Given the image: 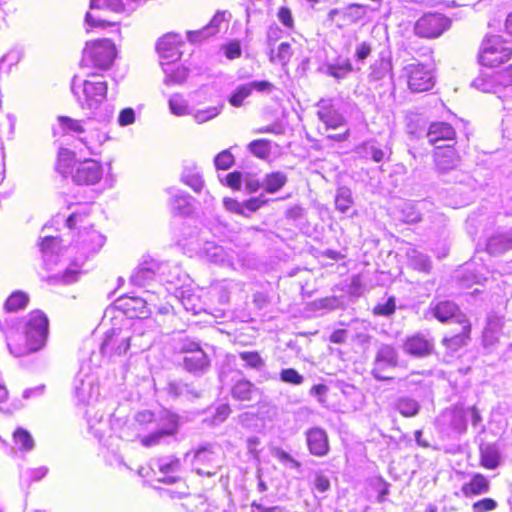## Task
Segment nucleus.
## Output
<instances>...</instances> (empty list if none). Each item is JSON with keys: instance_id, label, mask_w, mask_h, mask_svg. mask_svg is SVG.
I'll return each mask as SVG.
<instances>
[{"instance_id": "obj_1", "label": "nucleus", "mask_w": 512, "mask_h": 512, "mask_svg": "<svg viewBox=\"0 0 512 512\" xmlns=\"http://www.w3.org/2000/svg\"><path fill=\"white\" fill-rule=\"evenodd\" d=\"M107 89V82L97 74H91L87 79L74 76L71 81L72 93L81 109L99 121H107L112 116L111 109L102 107L106 100Z\"/></svg>"}, {"instance_id": "obj_2", "label": "nucleus", "mask_w": 512, "mask_h": 512, "mask_svg": "<svg viewBox=\"0 0 512 512\" xmlns=\"http://www.w3.org/2000/svg\"><path fill=\"white\" fill-rule=\"evenodd\" d=\"M105 237L92 228L84 227L78 232L74 243L65 248V253L70 257L78 254L72 260L61 276H52L49 280H57L63 284H72L78 281L81 267L90 254L96 253L104 245Z\"/></svg>"}, {"instance_id": "obj_3", "label": "nucleus", "mask_w": 512, "mask_h": 512, "mask_svg": "<svg viewBox=\"0 0 512 512\" xmlns=\"http://www.w3.org/2000/svg\"><path fill=\"white\" fill-rule=\"evenodd\" d=\"M145 336L142 332V322H130L126 320L120 327H113L105 333V338L101 344V353L109 358L123 356L131 346H137L144 349L150 346V341H140L138 339Z\"/></svg>"}, {"instance_id": "obj_4", "label": "nucleus", "mask_w": 512, "mask_h": 512, "mask_svg": "<svg viewBox=\"0 0 512 512\" xmlns=\"http://www.w3.org/2000/svg\"><path fill=\"white\" fill-rule=\"evenodd\" d=\"M136 422L145 427L154 429L152 433L141 438V444L151 447L165 442L167 438L176 434L178 430V417L166 410L154 414L149 410L140 411L135 415Z\"/></svg>"}, {"instance_id": "obj_5", "label": "nucleus", "mask_w": 512, "mask_h": 512, "mask_svg": "<svg viewBox=\"0 0 512 512\" xmlns=\"http://www.w3.org/2000/svg\"><path fill=\"white\" fill-rule=\"evenodd\" d=\"M24 333L26 338L25 348L14 350L10 343L7 344L10 353L16 357L39 351L45 346L49 333V321L47 316L39 310L29 313Z\"/></svg>"}, {"instance_id": "obj_6", "label": "nucleus", "mask_w": 512, "mask_h": 512, "mask_svg": "<svg viewBox=\"0 0 512 512\" xmlns=\"http://www.w3.org/2000/svg\"><path fill=\"white\" fill-rule=\"evenodd\" d=\"M142 0H90V10L86 13L85 24L89 28H106L115 26L104 17L106 11L114 13H130Z\"/></svg>"}, {"instance_id": "obj_7", "label": "nucleus", "mask_w": 512, "mask_h": 512, "mask_svg": "<svg viewBox=\"0 0 512 512\" xmlns=\"http://www.w3.org/2000/svg\"><path fill=\"white\" fill-rule=\"evenodd\" d=\"M116 57V48L109 39L87 42L82 53L81 66L100 70L110 68Z\"/></svg>"}, {"instance_id": "obj_8", "label": "nucleus", "mask_w": 512, "mask_h": 512, "mask_svg": "<svg viewBox=\"0 0 512 512\" xmlns=\"http://www.w3.org/2000/svg\"><path fill=\"white\" fill-rule=\"evenodd\" d=\"M222 465V450L218 445H207L193 454L192 466L195 472L203 476H214Z\"/></svg>"}, {"instance_id": "obj_9", "label": "nucleus", "mask_w": 512, "mask_h": 512, "mask_svg": "<svg viewBox=\"0 0 512 512\" xmlns=\"http://www.w3.org/2000/svg\"><path fill=\"white\" fill-rule=\"evenodd\" d=\"M400 77L412 92H424L434 86V75L424 64L413 61L403 66Z\"/></svg>"}, {"instance_id": "obj_10", "label": "nucleus", "mask_w": 512, "mask_h": 512, "mask_svg": "<svg viewBox=\"0 0 512 512\" xmlns=\"http://www.w3.org/2000/svg\"><path fill=\"white\" fill-rule=\"evenodd\" d=\"M511 48L500 36H491L483 41L479 61L486 67L498 66L510 59Z\"/></svg>"}, {"instance_id": "obj_11", "label": "nucleus", "mask_w": 512, "mask_h": 512, "mask_svg": "<svg viewBox=\"0 0 512 512\" xmlns=\"http://www.w3.org/2000/svg\"><path fill=\"white\" fill-rule=\"evenodd\" d=\"M399 364V353L391 344L381 343L377 346L372 363L371 374L377 380L390 379L388 373Z\"/></svg>"}, {"instance_id": "obj_12", "label": "nucleus", "mask_w": 512, "mask_h": 512, "mask_svg": "<svg viewBox=\"0 0 512 512\" xmlns=\"http://www.w3.org/2000/svg\"><path fill=\"white\" fill-rule=\"evenodd\" d=\"M450 26V20L439 13L423 15L415 24V33L424 38L440 36Z\"/></svg>"}, {"instance_id": "obj_13", "label": "nucleus", "mask_w": 512, "mask_h": 512, "mask_svg": "<svg viewBox=\"0 0 512 512\" xmlns=\"http://www.w3.org/2000/svg\"><path fill=\"white\" fill-rule=\"evenodd\" d=\"M102 176V165L94 159L77 162L72 169V179L78 185H94L102 179Z\"/></svg>"}, {"instance_id": "obj_14", "label": "nucleus", "mask_w": 512, "mask_h": 512, "mask_svg": "<svg viewBox=\"0 0 512 512\" xmlns=\"http://www.w3.org/2000/svg\"><path fill=\"white\" fill-rule=\"evenodd\" d=\"M317 116L327 129H338L346 125L345 116L340 112L333 99L322 98L317 104Z\"/></svg>"}, {"instance_id": "obj_15", "label": "nucleus", "mask_w": 512, "mask_h": 512, "mask_svg": "<svg viewBox=\"0 0 512 512\" xmlns=\"http://www.w3.org/2000/svg\"><path fill=\"white\" fill-rule=\"evenodd\" d=\"M183 44L182 37L176 33H167L161 37L156 45L157 52L162 63L173 64L181 57L180 45Z\"/></svg>"}, {"instance_id": "obj_16", "label": "nucleus", "mask_w": 512, "mask_h": 512, "mask_svg": "<svg viewBox=\"0 0 512 512\" xmlns=\"http://www.w3.org/2000/svg\"><path fill=\"white\" fill-rule=\"evenodd\" d=\"M74 392L80 403L91 405L98 399L99 386L93 376L80 372L74 381Z\"/></svg>"}, {"instance_id": "obj_17", "label": "nucleus", "mask_w": 512, "mask_h": 512, "mask_svg": "<svg viewBox=\"0 0 512 512\" xmlns=\"http://www.w3.org/2000/svg\"><path fill=\"white\" fill-rule=\"evenodd\" d=\"M183 351L185 352L183 359L184 367L189 372H204L209 366L208 356L198 343L189 342L184 344Z\"/></svg>"}, {"instance_id": "obj_18", "label": "nucleus", "mask_w": 512, "mask_h": 512, "mask_svg": "<svg viewBox=\"0 0 512 512\" xmlns=\"http://www.w3.org/2000/svg\"><path fill=\"white\" fill-rule=\"evenodd\" d=\"M434 161L437 170L444 174L459 165V156L451 145H437L434 151Z\"/></svg>"}, {"instance_id": "obj_19", "label": "nucleus", "mask_w": 512, "mask_h": 512, "mask_svg": "<svg viewBox=\"0 0 512 512\" xmlns=\"http://www.w3.org/2000/svg\"><path fill=\"white\" fill-rule=\"evenodd\" d=\"M201 254L210 262L220 266L233 267L234 251L213 242H206L201 249Z\"/></svg>"}, {"instance_id": "obj_20", "label": "nucleus", "mask_w": 512, "mask_h": 512, "mask_svg": "<svg viewBox=\"0 0 512 512\" xmlns=\"http://www.w3.org/2000/svg\"><path fill=\"white\" fill-rule=\"evenodd\" d=\"M433 348L434 344L432 339H429L422 334H415L408 337L403 345V350L406 354L418 358L430 355Z\"/></svg>"}, {"instance_id": "obj_21", "label": "nucleus", "mask_w": 512, "mask_h": 512, "mask_svg": "<svg viewBox=\"0 0 512 512\" xmlns=\"http://www.w3.org/2000/svg\"><path fill=\"white\" fill-rule=\"evenodd\" d=\"M226 22V13L219 11L213 16L210 22L201 30L187 31V38L190 42L193 43L200 42L203 39H206L218 33L221 30L222 25Z\"/></svg>"}, {"instance_id": "obj_22", "label": "nucleus", "mask_w": 512, "mask_h": 512, "mask_svg": "<svg viewBox=\"0 0 512 512\" xmlns=\"http://www.w3.org/2000/svg\"><path fill=\"white\" fill-rule=\"evenodd\" d=\"M158 269L159 265L154 260L145 261L134 270L130 281L135 286L147 287L154 281Z\"/></svg>"}, {"instance_id": "obj_23", "label": "nucleus", "mask_w": 512, "mask_h": 512, "mask_svg": "<svg viewBox=\"0 0 512 512\" xmlns=\"http://www.w3.org/2000/svg\"><path fill=\"white\" fill-rule=\"evenodd\" d=\"M308 449L315 456H324L329 451L328 437L321 428H312L306 433Z\"/></svg>"}, {"instance_id": "obj_24", "label": "nucleus", "mask_w": 512, "mask_h": 512, "mask_svg": "<svg viewBox=\"0 0 512 512\" xmlns=\"http://www.w3.org/2000/svg\"><path fill=\"white\" fill-rule=\"evenodd\" d=\"M152 465L156 467L162 474L166 475L163 479H160L164 483H174L178 480V477L171 475L178 473L181 469L180 459L175 456H164L153 460Z\"/></svg>"}, {"instance_id": "obj_25", "label": "nucleus", "mask_w": 512, "mask_h": 512, "mask_svg": "<svg viewBox=\"0 0 512 512\" xmlns=\"http://www.w3.org/2000/svg\"><path fill=\"white\" fill-rule=\"evenodd\" d=\"M500 74L499 72L482 71L481 74L473 80L472 85L483 92H492L497 86L506 87L511 85V75L509 74L508 78L505 80H499L498 77Z\"/></svg>"}, {"instance_id": "obj_26", "label": "nucleus", "mask_w": 512, "mask_h": 512, "mask_svg": "<svg viewBox=\"0 0 512 512\" xmlns=\"http://www.w3.org/2000/svg\"><path fill=\"white\" fill-rule=\"evenodd\" d=\"M170 195L169 206L175 214H188L191 211V196L183 190L171 187L167 190Z\"/></svg>"}, {"instance_id": "obj_27", "label": "nucleus", "mask_w": 512, "mask_h": 512, "mask_svg": "<svg viewBox=\"0 0 512 512\" xmlns=\"http://www.w3.org/2000/svg\"><path fill=\"white\" fill-rule=\"evenodd\" d=\"M181 182L189 186L194 192L199 193L204 187V180L198 166L193 162H187L183 166Z\"/></svg>"}, {"instance_id": "obj_28", "label": "nucleus", "mask_w": 512, "mask_h": 512, "mask_svg": "<svg viewBox=\"0 0 512 512\" xmlns=\"http://www.w3.org/2000/svg\"><path fill=\"white\" fill-rule=\"evenodd\" d=\"M455 134V130L450 124L434 122L429 126L427 138L430 144L437 146L441 141H453Z\"/></svg>"}, {"instance_id": "obj_29", "label": "nucleus", "mask_w": 512, "mask_h": 512, "mask_svg": "<svg viewBox=\"0 0 512 512\" xmlns=\"http://www.w3.org/2000/svg\"><path fill=\"white\" fill-rule=\"evenodd\" d=\"M502 327L503 321L500 317L491 316L488 318L482 335V341L485 348H492L498 343Z\"/></svg>"}, {"instance_id": "obj_30", "label": "nucleus", "mask_w": 512, "mask_h": 512, "mask_svg": "<svg viewBox=\"0 0 512 512\" xmlns=\"http://www.w3.org/2000/svg\"><path fill=\"white\" fill-rule=\"evenodd\" d=\"M432 313L435 318L441 322L455 318L459 323V319H466L464 314L459 313L457 305L451 301H441L431 306Z\"/></svg>"}, {"instance_id": "obj_31", "label": "nucleus", "mask_w": 512, "mask_h": 512, "mask_svg": "<svg viewBox=\"0 0 512 512\" xmlns=\"http://www.w3.org/2000/svg\"><path fill=\"white\" fill-rule=\"evenodd\" d=\"M489 489L488 479L482 474H475L469 482L462 485L461 492L465 497H475L488 493Z\"/></svg>"}, {"instance_id": "obj_32", "label": "nucleus", "mask_w": 512, "mask_h": 512, "mask_svg": "<svg viewBox=\"0 0 512 512\" xmlns=\"http://www.w3.org/2000/svg\"><path fill=\"white\" fill-rule=\"evenodd\" d=\"M512 249V230L491 236L487 243V251L493 255L502 254Z\"/></svg>"}, {"instance_id": "obj_33", "label": "nucleus", "mask_w": 512, "mask_h": 512, "mask_svg": "<svg viewBox=\"0 0 512 512\" xmlns=\"http://www.w3.org/2000/svg\"><path fill=\"white\" fill-rule=\"evenodd\" d=\"M126 311L130 314L131 318H137V321L142 322L144 326V319L151 313L148 306V299L140 297H130L125 303Z\"/></svg>"}, {"instance_id": "obj_34", "label": "nucleus", "mask_w": 512, "mask_h": 512, "mask_svg": "<svg viewBox=\"0 0 512 512\" xmlns=\"http://www.w3.org/2000/svg\"><path fill=\"white\" fill-rule=\"evenodd\" d=\"M257 394V387L245 379L237 381L232 388V396L238 401H251Z\"/></svg>"}, {"instance_id": "obj_35", "label": "nucleus", "mask_w": 512, "mask_h": 512, "mask_svg": "<svg viewBox=\"0 0 512 512\" xmlns=\"http://www.w3.org/2000/svg\"><path fill=\"white\" fill-rule=\"evenodd\" d=\"M459 324L462 326L461 332L451 337H445L443 340L444 344L452 350H457L459 347L465 345L469 339L471 331L469 321L467 319H459Z\"/></svg>"}, {"instance_id": "obj_36", "label": "nucleus", "mask_w": 512, "mask_h": 512, "mask_svg": "<svg viewBox=\"0 0 512 512\" xmlns=\"http://www.w3.org/2000/svg\"><path fill=\"white\" fill-rule=\"evenodd\" d=\"M370 79L372 81H381L385 78L392 79V62L387 58H380L370 67Z\"/></svg>"}, {"instance_id": "obj_37", "label": "nucleus", "mask_w": 512, "mask_h": 512, "mask_svg": "<svg viewBox=\"0 0 512 512\" xmlns=\"http://www.w3.org/2000/svg\"><path fill=\"white\" fill-rule=\"evenodd\" d=\"M40 250L43 254V260L48 266L53 263L54 254H58L60 250V239L55 236H44L40 243Z\"/></svg>"}, {"instance_id": "obj_38", "label": "nucleus", "mask_w": 512, "mask_h": 512, "mask_svg": "<svg viewBox=\"0 0 512 512\" xmlns=\"http://www.w3.org/2000/svg\"><path fill=\"white\" fill-rule=\"evenodd\" d=\"M327 74L338 80L344 79L352 72V64L348 58H337L326 65Z\"/></svg>"}, {"instance_id": "obj_39", "label": "nucleus", "mask_w": 512, "mask_h": 512, "mask_svg": "<svg viewBox=\"0 0 512 512\" xmlns=\"http://www.w3.org/2000/svg\"><path fill=\"white\" fill-rule=\"evenodd\" d=\"M394 408L404 417L410 418L416 416L420 411V404L417 400L409 397H399L395 403Z\"/></svg>"}, {"instance_id": "obj_40", "label": "nucleus", "mask_w": 512, "mask_h": 512, "mask_svg": "<svg viewBox=\"0 0 512 512\" xmlns=\"http://www.w3.org/2000/svg\"><path fill=\"white\" fill-rule=\"evenodd\" d=\"M162 69L165 73V83L181 84L188 76V69L183 66L173 67L172 64L162 63Z\"/></svg>"}, {"instance_id": "obj_41", "label": "nucleus", "mask_w": 512, "mask_h": 512, "mask_svg": "<svg viewBox=\"0 0 512 512\" xmlns=\"http://www.w3.org/2000/svg\"><path fill=\"white\" fill-rule=\"evenodd\" d=\"M362 150L365 156L371 157L374 162H382L390 155V150L387 147H382L375 141H368L362 145Z\"/></svg>"}, {"instance_id": "obj_42", "label": "nucleus", "mask_w": 512, "mask_h": 512, "mask_svg": "<svg viewBox=\"0 0 512 512\" xmlns=\"http://www.w3.org/2000/svg\"><path fill=\"white\" fill-rule=\"evenodd\" d=\"M287 182V176L283 172L266 174L262 180L263 189L268 193L279 191Z\"/></svg>"}, {"instance_id": "obj_43", "label": "nucleus", "mask_w": 512, "mask_h": 512, "mask_svg": "<svg viewBox=\"0 0 512 512\" xmlns=\"http://www.w3.org/2000/svg\"><path fill=\"white\" fill-rule=\"evenodd\" d=\"M168 104L169 110L173 115L186 116L192 114L193 109L189 107L188 101L181 94H173L169 98Z\"/></svg>"}, {"instance_id": "obj_44", "label": "nucleus", "mask_w": 512, "mask_h": 512, "mask_svg": "<svg viewBox=\"0 0 512 512\" xmlns=\"http://www.w3.org/2000/svg\"><path fill=\"white\" fill-rule=\"evenodd\" d=\"M13 441L22 452H30L34 449L35 442L32 435L25 429L19 427L13 433Z\"/></svg>"}, {"instance_id": "obj_45", "label": "nucleus", "mask_w": 512, "mask_h": 512, "mask_svg": "<svg viewBox=\"0 0 512 512\" xmlns=\"http://www.w3.org/2000/svg\"><path fill=\"white\" fill-rule=\"evenodd\" d=\"M240 284L232 280L219 281L212 286V290L217 294L220 303H228L230 299V293L238 288Z\"/></svg>"}, {"instance_id": "obj_46", "label": "nucleus", "mask_w": 512, "mask_h": 512, "mask_svg": "<svg viewBox=\"0 0 512 512\" xmlns=\"http://www.w3.org/2000/svg\"><path fill=\"white\" fill-rule=\"evenodd\" d=\"M29 301V297L22 291L13 292L6 300L4 308L7 312H17L24 309Z\"/></svg>"}, {"instance_id": "obj_47", "label": "nucleus", "mask_w": 512, "mask_h": 512, "mask_svg": "<svg viewBox=\"0 0 512 512\" xmlns=\"http://www.w3.org/2000/svg\"><path fill=\"white\" fill-rule=\"evenodd\" d=\"M353 204L352 191L345 186L339 187L336 191L335 206L341 213L347 212Z\"/></svg>"}, {"instance_id": "obj_48", "label": "nucleus", "mask_w": 512, "mask_h": 512, "mask_svg": "<svg viewBox=\"0 0 512 512\" xmlns=\"http://www.w3.org/2000/svg\"><path fill=\"white\" fill-rule=\"evenodd\" d=\"M498 450L491 445L481 447V464L487 469H495L499 465Z\"/></svg>"}, {"instance_id": "obj_49", "label": "nucleus", "mask_w": 512, "mask_h": 512, "mask_svg": "<svg viewBox=\"0 0 512 512\" xmlns=\"http://www.w3.org/2000/svg\"><path fill=\"white\" fill-rule=\"evenodd\" d=\"M223 105L211 106L205 109L192 110L191 116L197 124H203L216 118L222 111Z\"/></svg>"}, {"instance_id": "obj_50", "label": "nucleus", "mask_w": 512, "mask_h": 512, "mask_svg": "<svg viewBox=\"0 0 512 512\" xmlns=\"http://www.w3.org/2000/svg\"><path fill=\"white\" fill-rule=\"evenodd\" d=\"M73 161L74 154L66 148H61L58 154V161L56 166L57 171L63 176H66L69 173L72 174L71 167Z\"/></svg>"}, {"instance_id": "obj_51", "label": "nucleus", "mask_w": 512, "mask_h": 512, "mask_svg": "<svg viewBox=\"0 0 512 512\" xmlns=\"http://www.w3.org/2000/svg\"><path fill=\"white\" fill-rule=\"evenodd\" d=\"M408 259L411 266L419 271L428 272L431 268L430 259L426 255L420 253L417 250L409 251Z\"/></svg>"}, {"instance_id": "obj_52", "label": "nucleus", "mask_w": 512, "mask_h": 512, "mask_svg": "<svg viewBox=\"0 0 512 512\" xmlns=\"http://www.w3.org/2000/svg\"><path fill=\"white\" fill-rule=\"evenodd\" d=\"M239 357L245 362V366L255 370H261L265 366V361L256 351H243Z\"/></svg>"}, {"instance_id": "obj_53", "label": "nucleus", "mask_w": 512, "mask_h": 512, "mask_svg": "<svg viewBox=\"0 0 512 512\" xmlns=\"http://www.w3.org/2000/svg\"><path fill=\"white\" fill-rule=\"evenodd\" d=\"M249 150L256 157L265 159L271 153V142L266 139L254 140L249 144Z\"/></svg>"}, {"instance_id": "obj_54", "label": "nucleus", "mask_w": 512, "mask_h": 512, "mask_svg": "<svg viewBox=\"0 0 512 512\" xmlns=\"http://www.w3.org/2000/svg\"><path fill=\"white\" fill-rule=\"evenodd\" d=\"M450 417V424L451 427L459 432L462 433L467 428V421H466V415L463 409L455 408L449 412Z\"/></svg>"}, {"instance_id": "obj_55", "label": "nucleus", "mask_w": 512, "mask_h": 512, "mask_svg": "<svg viewBox=\"0 0 512 512\" xmlns=\"http://www.w3.org/2000/svg\"><path fill=\"white\" fill-rule=\"evenodd\" d=\"M252 93L249 83L239 85L229 98V102L234 107L242 106L244 100Z\"/></svg>"}, {"instance_id": "obj_56", "label": "nucleus", "mask_w": 512, "mask_h": 512, "mask_svg": "<svg viewBox=\"0 0 512 512\" xmlns=\"http://www.w3.org/2000/svg\"><path fill=\"white\" fill-rule=\"evenodd\" d=\"M292 56L291 46L287 42H282L278 48L276 54H271L270 60L272 62L277 61L282 65H285Z\"/></svg>"}, {"instance_id": "obj_57", "label": "nucleus", "mask_w": 512, "mask_h": 512, "mask_svg": "<svg viewBox=\"0 0 512 512\" xmlns=\"http://www.w3.org/2000/svg\"><path fill=\"white\" fill-rule=\"evenodd\" d=\"M234 163V156L229 150H223L214 159V164L217 169L227 170Z\"/></svg>"}, {"instance_id": "obj_58", "label": "nucleus", "mask_w": 512, "mask_h": 512, "mask_svg": "<svg viewBox=\"0 0 512 512\" xmlns=\"http://www.w3.org/2000/svg\"><path fill=\"white\" fill-rule=\"evenodd\" d=\"M58 122L64 132L71 131L76 133H82L84 131L80 121L78 120H74L66 116H60L58 117Z\"/></svg>"}, {"instance_id": "obj_59", "label": "nucleus", "mask_w": 512, "mask_h": 512, "mask_svg": "<svg viewBox=\"0 0 512 512\" xmlns=\"http://www.w3.org/2000/svg\"><path fill=\"white\" fill-rule=\"evenodd\" d=\"M280 379L285 383L293 385H300L304 381V377L293 368L283 369L280 373Z\"/></svg>"}, {"instance_id": "obj_60", "label": "nucleus", "mask_w": 512, "mask_h": 512, "mask_svg": "<svg viewBox=\"0 0 512 512\" xmlns=\"http://www.w3.org/2000/svg\"><path fill=\"white\" fill-rule=\"evenodd\" d=\"M345 14L353 22H356L365 16L366 7L360 4H351L346 8Z\"/></svg>"}, {"instance_id": "obj_61", "label": "nucleus", "mask_w": 512, "mask_h": 512, "mask_svg": "<svg viewBox=\"0 0 512 512\" xmlns=\"http://www.w3.org/2000/svg\"><path fill=\"white\" fill-rule=\"evenodd\" d=\"M497 508V502L492 498H484L472 505L473 512H489Z\"/></svg>"}, {"instance_id": "obj_62", "label": "nucleus", "mask_w": 512, "mask_h": 512, "mask_svg": "<svg viewBox=\"0 0 512 512\" xmlns=\"http://www.w3.org/2000/svg\"><path fill=\"white\" fill-rule=\"evenodd\" d=\"M395 300L393 297H390L385 303L378 304L374 307V314L380 316H389L395 311Z\"/></svg>"}, {"instance_id": "obj_63", "label": "nucleus", "mask_w": 512, "mask_h": 512, "mask_svg": "<svg viewBox=\"0 0 512 512\" xmlns=\"http://www.w3.org/2000/svg\"><path fill=\"white\" fill-rule=\"evenodd\" d=\"M225 56L230 59H236L241 56L242 50L238 41H231L223 46Z\"/></svg>"}, {"instance_id": "obj_64", "label": "nucleus", "mask_w": 512, "mask_h": 512, "mask_svg": "<svg viewBox=\"0 0 512 512\" xmlns=\"http://www.w3.org/2000/svg\"><path fill=\"white\" fill-rule=\"evenodd\" d=\"M135 122V112L132 108H125L120 111L118 124L122 127L131 125Z\"/></svg>"}]
</instances>
